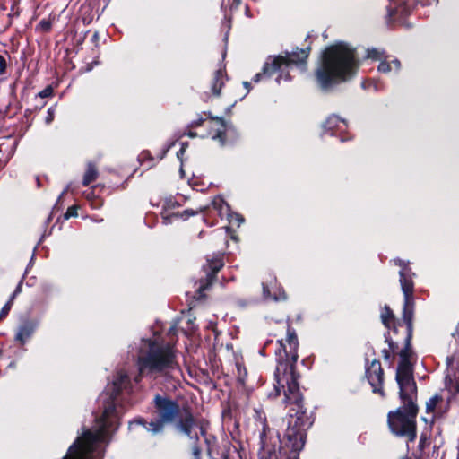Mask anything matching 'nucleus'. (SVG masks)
<instances>
[{
  "mask_svg": "<svg viewBox=\"0 0 459 459\" xmlns=\"http://www.w3.org/2000/svg\"><path fill=\"white\" fill-rule=\"evenodd\" d=\"M226 230L229 234H231L232 232H234V230L230 227H227Z\"/></svg>",
  "mask_w": 459,
  "mask_h": 459,
  "instance_id": "57",
  "label": "nucleus"
},
{
  "mask_svg": "<svg viewBox=\"0 0 459 459\" xmlns=\"http://www.w3.org/2000/svg\"><path fill=\"white\" fill-rule=\"evenodd\" d=\"M78 209H79V206L76 204L68 207L65 213L64 214L65 219L68 220L71 217H77L78 216Z\"/></svg>",
  "mask_w": 459,
  "mask_h": 459,
  "instance_id": "33",
  "label": "nucleus"
},
{
  "mask_svg": "<svg viewBox=\"0 0 459 459\" xmlns=\"http://www.w3.org/2000/svg\"><path fill=\"white\" fill-rule=\"evenodd\" d=\"M99 172L96 165L92 162H89L86 167V170L83 175L82 185L84 186H89L98 178Z\"/></svg>",
  "mask_w": 459,
  "mask_h": 459,
  "instance_id": "22",
  "label": "nucleus"
},
{
  "mask_svg": "<svg viewBox=\"0 0 459 459\" xmlns=\"http://www.w3.org/2000/svg\"><path fill=\"white\" fill-rule=\"evenodd\" d=\"M430 437L427 435V433H421L419 440L418 448L420 451L423 452L427 446L430 445Z\"/></svg>",
  "mask_w": 459,
  "mask_h": 459,
  "instance_id": "28",
  "label": "nucleus"
},
{
  "mask_svg": "<svg viewBox=\"0 0 459 459\" xmlns=\"http://www.w3.org/2000/svg\"><path fill=\"white\" fill-rule=\"evenodd\" d=\"M393 261L395 265L400 267V270H411V268L409 265V262H406L401 258H394Z\"/></svg>",
  "mask_w": 459,
  "mask_h": 459,
  "instance_id": "36",
  "label": "nucleus"
},
{
  "mask_svg": "<svg viewBox=\"0 0 459 459\" xmlns=\"http://www.w3.org/2000/svg\"><path fill=\"white\" fill-rule=\"evenodd\" d=\"M390 333L391 332H387L385 334V342L388 343L390 351L394 353V352H396V351L398 349V342L396 341L393 340V338L390 336Z\"/></svg>",
  "mask_w": 459,
  "mask_h": 459,
  "instance_id": "30",
  "label": "nucleus"
},
{
  "mask_svg": "<svg viewBox=\"0 0 459 459\" xmlns=\"http://www.w3.org/2000/svg\"><path fill=\"white\" fill-rule=\"evenodd\" d=\"M8 66L5 56L0 54V76H5L7 74Z\"/></svg>",
  "mask_w": 459,
  "mask_h": 459,
  "instance_id": "34",
  "label": "nucleus"
},
{
  "mask_svg": "<svg viewBox=\"0 0 459 459\" xmlns=\"http://www.w3.org/2000/svg\"><path fill=\"white\" fill-rule=\"evenodd\" d=\"M212 208L218 212V213L221 216L223 210H226L228 220L230 223L239 227L241 223L244 222V217L236 212H230V205L224 201V199L221 196H216L211 203Z\"/></svg>",
  "mask_w": 459,
  "mask_h": 459,
  "instance_id": "17",
  "label": "nucleus"
},
{
  "mask_svg": "<svg viewBox=\"0 0 459 459\" xmlns=\"http://www.w3.org/2000/svg\"><path fill=\"white\" fill-rule=\"evenodd\" d=\"M51 220V216H48V218L47 219V223H48Z\"/></svg>",
  "mask_w": 459,
  "mask_h": 459,
  "instance_id": "61",
  "label": "nucleus"
},
{
  "mask_svg": "<svg viewBox=\"0 0 459 459\" xmlns=\"http://www.w3.org/2000/svg\"><path fill=\"white\" fill-rule=\"evenodd\" d=\"M10 106H11V104H9V105L6 107V110H5V112H4L6 115H7V113H8L9 108H10Z\"/></svg>",
  "mask_w": 459,
  "mask_h": 459,
  "instance_id": "59",
  "label": "nucleus"
},
{
  "mask_svg": "<svg viewBox=\"0 0 459 459\" xmlns=\"http://www.w3.org/2000/svg\"><path fill=\"white\" fill-rule=\"evenodd\" d=\"M54 94V89L51 85H48L45 89H43L41 91H39L37 94V97H39L41 99L48 98L53 96Z\"/></svg>",
  "mask_w": 459,
  "mask_h": 459,
  "instance_id": "35",
  "label": "nucleus"
},
{
  "mask_svg": "<svg viewBox=\"0 0 459 459\" xmlns=\"http://www.w3.org/2000/svg\"><path fill=\"white\" fill-rule=\"evenodd\" d=\"M381 322L388 332H392L394 337H398L403 330H406V324L404 323L403 310L402 311V317L397 318L388 305H385L381 308L380 314Z\"/></svg>",
  "mask_w": 459,
  "mask_h": 459,
  "instance_id": "15",
  "label": "nucleus"
},
{
  "mask_svg": "<svg viewBox=\"0 0 459 459\" xmlns=\"http://www.w3.org/2000/svg\"><path fill=\"white\" fill-rule=\"evenodd\" d=\"M196 422H197V424L195 425V429L197 428L199 429L200 436L204 438V441L207 445V452H208V454H211L212 453V447H211L212 441H215L216 438L214 436L209 437L207 435L210 422L204 418H202V419L196 418Z\"/></svg>",
  "mask_w": 459,
  "mask_h": 459,
  "instance_id": "20",
  "label": "nucleus"
},
{
  "mask_svg": "<svg viewBox=\"0 0 459 459\" xmlns=\"http://www.w3.org/2000/svg\"><path fill=\"white\" fill-rule=\"evenodd\" d=\"M224 266V255L220 254L215 257L207 258L206 263L202 267L203 276L200 277L199 286L196 290L200 297L204 296V292L213 284L217 273Z\"/></svg>",
  "mask_w": 459,
  "mask_h": 459,
  "instance_id": "12",
  "label": "nucleus"
},
{
  "mask_svg": "<svg viewBox=\"0 0 459 459\" xmlns=\"http://www.w3.org/2000/svg\"><path fill=\"white\" fill-rule=\"evenodd\" d=\"M399 406L388 411L386 423L390 433L406 443L417 439V417L420 411L418 404V386H398Z\"/></svg>",
  "mask_w": 459,
  "mask_h": 459,
  "instance_id": "6",
  "label": "nucleus"
},
{
  "mask_svg": "<svg viewBox=\"0 0 459 459\" xmlns=\"http://www.w3.org/2000/svg\"><path fill=\"white\" fill-rule=\"evenodd\" d=\"M414 277L415 273L412 270L403 269L399 271V281L403 293V317H414Z\"/></svg>",
  "mask_w": 459,
  "mask_h": 459,
  "instance_id": "11",
  "label": "nucleus"
},
{
  "mask_svg": "<svg viewBox=\"0 0 459 459\" xmlns=\"http://www.w3.org/2000/svg\"><path fill=\"white\" fill-rule=\"evenodd\" d=\"M55 118V109L53 107L49 108L48 109V114H47V117L45 118V122L47 125H49L50 123L53 122Z\"/></svg>",
  "mask_w": 459,
  "mask_h": 459,
  "instance_id": "37",
  "label": "nucleus"
},
{
  "mask_svg": "<svg viewBox=\"0 0 459 459\" xmlns=\"http://www.w3.org/2000/svg\"><path fill=\"white\" fill-rule=\"evenodd\" d=\"M406 330L400 333L404 342L403 348L398 353L400 361L397 365L395 380L398 386H417V383L413 376V364L411 362V357L413 354L411 340L414 331V317H404Z\"/></svg>",
  "mask_w": 459,
  "mask_h": 459,
  "instance_id": "9",
  "label": "nucleus"
},
{
  "mask_svg": "<svg viewBox=\"0 0 459 459\" xmlns=\"http://www.w3.org/2000/svg\"><path fill=\"white\" fill-rule=\"evenodd\" d=\"M174 142L169 143V145H167L160 152V154L159 155L158 157V160H161L168 153V152L169 151V149L174 145Z\"/></svg>",
  "mask_w": 459,
  "mask_h": 459,
  "instance_id": "39",
  "label": "nucleus"
},
{
  "mask_svg": "<svg viewBox=\"0 0 459 459\" xmlns=\"http://www.w3.org/2000/svg\"><path fill=\"white\" fill-rule=\"evenodd\" d=\"M152 404L155 417L150 420L143 417L134 418L129 421V429L135 425L142 426L152 435H158L164 432L166 426L173 425L179 433L191 437L192 429L197 422L189 404L181 406L177 400L160 394L154 395Z\"/></svg>",
  "mask_w": 459,
  "mask_h": 459,
  "instance_id": "4",
  "label": "nucleus"
},
{
  "mask_svg": "<svg viewBox=\"0 0 459 459\" xmlns=\"http://www.w3.org/2000/svg\"><path fill=\"white\" fill-rule=\"evenodd\" d=\"M190 440H193V446H192V454L195 457V459H202V448L199 445V436L197 432L195 431V429H192V436L191 437H188Z\"/></svg>",
  "mask_w": 459,
  "mask_h": 459,
  "instance_id": "24",
  "label": "nucleus"
},
{
  "mask_svg": "<svg viewBox=\"0 0 459 459\" xmlns=\"http://www.w3.org/2000/svg\"><path fill=\"white\" fill-rule=\"evenodd\" d=\"M385 56L386 53L385 49L371 48L367 49L365 58L372 61H380Z\"/></svg>",
  "mask_w": 459,
  "mask_h": 459,
  "instance_id": "23",
  "label": "nucleus"
},
{
  "mask_svg": "<svg viewBox=\"0 0 459 459\" xmlns=\"http://www.w3.org/2000/svg\"><path fill=\"white\" fill-rule=\"evenodd\" d=\"M228 80L225 66L220 67L213 74L212 81L211 90L214 96H220L222 87L225 84V81Z\"/></svg>",
  "mask_w": 459,
  "mask_h": 459,
  "instance_id": "19",
  "label": "nucleus"
},
{
  "mask_svg": "<svg viewBox=\"0 0 459 459\" xmlns=\"http://www.w3.org/2000/svg\"><path fill=\"white\" fill-rule=\"evenodd\" d=\"M449 409V402L439 393H436L426 402V413L432 414V417L429 420V424L432 426L437 419H440L444 417ZM422 420L426 423H429V420L425 417L422 418Z\"/></svg>",
  "mask_w": 459,
  "mask_h": 459,
  "instance_id": "13",
  "label": "nucleus"
},
{
  "mask_svg": "<svg viewBox=\"0 0 459 459\" xmlns=\"http://www.w3.org/2000/svg\"><path fill=\"white\" fill-rule=\"evenodd\" d=\"M38 27L40 29L42 32H49L52 28V22L49 19H42L39 22Z\"/></svg>",
  "mask_w": 459,
  "mask_h": 459,
  "instance_id": "31",
  "label": "nucleus"
},
{
  "mask_svg": "<svg viewBox=\"0 0 459 459\" xmlns=\"http://www.w3.org/2000/svg\"><path fill=\"white\" fill-rule=\"evenodd\" d=\"M187 147H188V143L187 142L181 143V147L180 148H184L185 151H186Z\"/></svg>",
  "mask_w": 459,
  "mask_h": 459,
  "instance_id": "53",
  "label": "nucleus"
},
{
  "mask_svg": "<svg viewBox=\"0 0 459 459\" xmlns=\"http://www.w3.org/2000/svg\"><path fill=\"white\" fill-rule=\"evenodd\" d=\"M208 209H209V207H208V206H201V207L199 208V212H205L206 210H208Z\"/></svg>",
  "mask_w": 459,
  "mask_h": 459,
  "instance_id": "54",
  "label": "nucleus"
},
{
  "mask_svg": "<svg viewBox=\"0 0 459 459\" xmlns=\"http://www.w3.org/2000/svg\"><path fill=\"white\" fill-rule=\"evenodd\" d=\"M340 123H345L343 119H341L336 115L329 116L325 123L323 124V129L325 134H334L335 130L339 127Z\"/></svg>",
  "mask_w": 459,
  "mask_h": 459,
  "instance_id": "21",
  "label": "nucleus"
},
{
  "mask_svg": "<svg viewBox=\"0 0 459 459\" xmlns=\"http://www.w3.org/2000/svg\"><path fill=\"white\" fill-rule=\"evenodd\" d=\"M231 238L237 240V238L235 236H233V235L231 236Z\"/></svg>",
  "mask_w": 459,
  "mask_h": 459,
  "instance_id": "63",
  "label": "nucleus"
},
{
  "mask_svg": "<svg viewBox=\"0 0 459 459\" xmlns=\"http://www.w3.org/2000/svg\"><path fill=\"white\" fill-rule=\"evenodd\" d=\"M286 323V338L277 341L274 352L276 360L274 389L277 395L283 393L284 402L289 406L286 417H299L300 420H305L306 417L315 421V412L308 411L305 404L299 385L300 374L296 370L299 342L293 324H301L302 316L299 314L295 319L288 317Z\"/></svg>",
  "mask_w": 459,
  "mask_h": 459,
  "instance_id": "1",
  "label": "nucleus"
},
{
  "mask_svg": "<svg viewBox=\"0 0 459 459\" xmlns=\"http://www.w3.org/2000/svg\"><path fill=\"white\" fill-rule=\"evenodd\" d=\"M46 105V102H43L42 104H38L35 106V110L41 109Z\"/></svg>",
  "mask_w": 459,
  "mask_h": 459,
  "instance_id": "51",
  "label": "nucleus"
},
{
  "mask_svg": "<svg viewBox=\"0 0 459 459\" xmlns=\"http://www.w3.org/2000/svg\"><path fill=\"white\" fill-rule=\"evenodd\" d=\"M243 86L244 88L248 91H250L252 86H251V82H243Z\"/></svg>",
  "mask_w": 459,
  "mask_h": 459,
  "instance_id": "48",
  "label": "nucleus"
},
{
  "mask_svg": "<svg viewBox=\"0 0 459 459\" xmlns=\"http://www.w3.org/2000/svg\"><path fill=\"white\" fill-rule=\"evenodd\" d=\"M86 199L88 200L90 206L95 210L100 209L104 204V200L96 195L94 190L90 191L86 195Z\"/></svg>",
  "mask_w": 459,
  "mask_h": 459,
  "instance_id": "25",
  "label": "nucleus"
},
{
  "mask_svg": "<svg viewBox=\"0 0 459 459\" xmlns=\"http://www.w3.org/2000/svg\"><path fill=\"white\" fill-rule=\"evenodd\" d=\"M13 304V301L9 299V300L4 305V307H2V309L0 311V321L8 316Z\"/></svg>",
  "mask_w": 459,
  "mask_h": 459,
  "instance_id": "32",
  "label": "nucleus"
},
{
  "mask_svg": "<svg viewBox=\"0 0 459 459\" xmlns=\"http://www.w3.org/2000/svg\"><path fill=\"white\" fill-rule=\"evenodd\" d=\"M132 390L129 376L126 372H118L100 395L102 413L96 420L99 429L96 431L85 430L70 446L63 459H91L98 443L109 442L111 436L120 426V416L117 409V399L124 392L130 394Z\"/></svg>",
  "mask_w": 459,
  "mask_h": 459,
  "instance_id": "2",
  "label": "nucleus"
},
{
  "mask_svg": "<svg viewBox=\"0 0 459 459\" xmlns=\"http://www.w3.org/2000/svg\"><path fill=\"white\" fill-rule=\"evenodd\" d=\"M36 183L39 188L41 187V181L39 176L36 177Z\"/></svg>",
  "mask_w": 459,
  "mask_h": 459,
  "instance_id": "52",
  "label": "nucleus"
},
{
  "mask_svg": "<svg viewBox=\"0 0 459 459\" xmlns=\"http://www.w3.org/2000/svg\"><path fill=\"white\" fill-rule=\"evenodd\" d=\"M178 206V202L175 200L169 199L165 201L161 212V217L165 224L171 223L173 218H182L184 220H186L190 216L195 215L198 212V211H195L193 209H186L182 212H169L171 210H174Z\"/></svg>",
  "mask_w": 459,
  "mask_h": 459,
  "instance_id": "16",
  "label": "nucleus"
},
{
  "mask_svg": "<svg viewBox=\"0 0 459 459\" xmlns=\"http://www.w3.org/2000/svg\"><path fill=\"white\" fill-rule=\"evenodd\" d=\"M32 111H33L32 109L27 108V109L25 110V112H24V116H25L26 117H29L32 114Z\"/></svg>",
  "mask_w": 459,
  "mask_h": 459,
  "instance_id": "49",
  "label": "nucleus"
},
{
  "mask_svg": "<svg viewBox=\"0 0 459 459\" xmlns=\"http://www.w3.org/2000/svg\"><path fill=\"white\" fill-rule=\"evenodd\" d=\"M359 60L356 48L340 41L326 47L315 71V77L320 89L329 91L333 87L351 79L357 73Z\"/></svg>",
  "mask_w": 459,
  "mask_h": 459,
  "instance_id": "5",
  "label": "nucleus"
},
{
  "mask_svg": "<svg viewBox=\"0 0 459 459\" xmlns=\"http://www.w3.org/2000/svg\"><path fill=\"white\" fill-rule=\"evenodd\" d=\"M37 326L38 323L35 320L22 321L17 328L14 340L21 345L25 344L32 337Z\"/></svg>",
  "mask_w": 459,
  "mask_h": 459,
  "instance_id": "18",
  "label": "nucleus"
},
{
  "mask_svg": "<svg viewBox=\"0 0 459 459\" xmlns=\"http://www.w3.org/2000/svg\"><path fill=\"white\" fill-rule=\"evenodd\" d=\"M236 368H237V373H238L237 374V381L238 384H240L241 385L244 386L246 385V379L247 377V368L242 363H239V362L236 363Z\"/></svg>",
  "mask_w": 459,
  "mask_h": 459,
  "instance_id": "26",
  "label": "nucleus"
},
{
  "mask_svg": "<svg viewBox=\"0 0 459 459\" xmlns=\"http://www.w3.org/2000/svg\"><path fill=\"white\" fill-rule=\"evenodd\" d=\"M241 4V0H232L230 4V10H237Z\"/></svg>",
  "mask_w": 459,
  "mask_h": 459,
  "instance_id": "45",
  "label": "nucleus"
},
{
  "mask_svg": "<svg viewBox=\"0 0 459 459\" xmlns=\"http://www.w3.org/2000/svg\"><path fill=\"white\" fill-rule=\"evenodd\" d=\"M233 106H234V104H232L231 106L227 108L226 114H230L231 112V108H232Z\"/></svg>",
  "mask_w": 459,
  "mask_h": 459,
  "instance_id": "55",
  "label": "nucleus"
},
{
  "mask_svg": "<svg viewBox=\"0 0 459 459\" xmlns=\"http://www.w3.org/2000/svg\"><path fill=\"white\" fill-rule=\"evenodd\" d=\"M246 13H247V15H249L248 14L249 13V7H248V5H246Z\"/></svg>",
  "mask_w": 459,
  "mask_h": 459,
  "instance_id": "58",
  "label": "nucleus"
},
{
  "mask_svg": "<svg viewBox=\"0 0 459 459\" xmlns=\"http://www.w3.org/2000/svg\"><path fill=\"white\" fill-rule=\"evenodd\" d=\"M139 161L141 163H143L145 161H150L152 164L149 166V168L152 167V162L154 161V158L152 157V153L148 150L143 151L139 155Z\"/></svg>",
  "mask_w": 459,
  "mask_h": 459,
  "instance_id": "29",
  "label": "nucleus"
},
{
  "mask_svg": "<svg viewBox=\"0 0 459 459\" xmlns=\"http://www.w3.org/2000/svg\"><path fill=\"white\" fill-rule=\"evenodd\" d=\"M226 56V49L223 50L222 57L224 58Z\"/></svg>",
  "mask_w": 459,
  "mask_h": 459,
  "instance_id": "60",
  "label": "nucleus"
},
{
  "mask_svg": "<svg viewBox=\"0 0 459 459\" xmlns=\"http://www.w3.org/2000/svg\"><path fill=\"white\" fill-rule=\"evenodd\" d=\"M136 366L138 373L134 377L135 384L141 383L143 378L157 380L168 377L179 369L174 347L169 343H159L152 340L149 341L147 351L138 357Z\"/></svg>",
  "mask_w": 459,
  "mask_h": 459,
  "instance_id": "7",
  "label": "nucleus"
},
{
  "mask_svg": "<svg viewBox=\"0 0 459 459\" xmlns=\"http://www.w3.org/2000/svg\"><path fill=\"white\" fill-rule=\"evenodd\" d=\"M366 377L372 387L374 394H378L385 397V394L383 388L384 370L378 359H374L370 365L366 367Z\"/></svg>",
  "mask_w": 459,
  "mask_h": 459,
  "instance_id": "14",
  "label": "nucleus"
},
{
  "mask_svg": "<svg viewBox=\"0 0 459 459\" xmlns=\"http://www.w3.org/2000/svg\"><path fill=\"white\" fill-rule=\"evenodd\" d=\"M391 64H394L396 70H399L401 67V62L397 58H394V60H392Z\"/></svg>",
  "mask_w": 459,
  "mask_h": 459,
  "instance_id": "47",
  "label": "nucleus"
},
{
  "mask_svg": "<svg viewBox=\"0 0 459 459\" xmlns=\"http://www.w3.org/2000/svg\"><path fill=\"white\" fill-rule=\"evenodd\" d=\"M184 135H187L191 138H195L197 136V134L195 132L192 131V129H188V132H185Z\"/></svg>",
  "mask_w": 459,
  "mask_h": 459,
  "instance_id": "46",
  "label": "nucleus"
},
{
  "mask_svg": "<svg viewBox=\"0 0 459 459\" xmlns=\"http://www.w3.org/2000/svg\"><path fill=\"white\" fill-rule=\"evenodd\" d=\"M84 39H85V36L83 38H82V39H77V44L78 45L82 44V42L84 41Z\"/></svg>",
  "mask_w": 459,
  "mask_h": 459,
  "instance_id": "56",
  "label": "nucleus"
},
{
  "mask_svg": "<svg viewBox=\"0 0 459 459\" xmlns=\"http://www.w3.org/2000/svg\"><path fill=\"white\" fill-rule=\"evenodd\" d=\"M311 52V46L305 48H296L291 52L285 51L283 55H270L267 56L262 71L255 74L252 82H259L263 79H269L277 74L275 79L278 84L283 80L289 82L291 80L290 68L291 65H306Z\"/></svg>",
  "mask_w": 459,
  "mask_h": 459,
  "instance_id": "8",
  "label": "nucleus"
},
{
  "mask_svg": "<svg viewBox=\"0 0 459 459\" xmlns=\"http://www.w3.org/2000/svg\"><path fill=\"white\" fill-rule=\"evenodd\" d=\"M206 120H209V135L211 138L212 140L218 141L221 146L225 145L227 141V126L225 119L222 117L212 116L210 111L204 112L203 115H199L197 119L193 120L190 124H188L187 129L200 127L204 126Z\"/></svg>",
  "mask_w": 459,
  "mask_h": 459,
  "instance_id": "10",
  "label": "nucleus"
},
{
  "mask_svg": "<svg viewBox=\"0 0 459 459\" xmlns=\"http://www.w3.org/2000/svg\"><path fill=\"white\" fill-rule=\"evenodd\" d=\"M388 56L386 55L384 58L380 60V63L377 66V71L380 73H389L392 70L391 62L387 60Z\"/></svg>",
  "mask_w": 459,
  "mask_h": 459,
  "instance_id": "27",
  "label": "nucleus"
},
{
  "mask_svg": "<svg viewBox=\"0 0 459 459\" xmlns=\"http://www.w3.org/2000/svg\"><path fill=\"white\" fill-rule=\"evenodd\" d=\"M382 355L385 360L389 361L392 358V352L389 349H384L382 351Z\"/></svg>",
  "mask_w": 459,
  "mask_h": 459,
  "instance_id": "42",
  "label": "nucleus"
},
{
  "mask_svg": "<svg viewBox=\"0 0 459 459\" xmlns=\"http://www.w3.org/2000/svg\"><path fill=\"white\" fill-rule=\"evenodd\" d=\"M221 415H222L223 420H226V419L230 420L232 417L231 409L230 407L223 409Z\"/></svg>",
  "mask_w": 459,
  "mask_h": 459,
  "instance_id": "41",
  "label": "nucleus"
},
{
  "mask_svg": "<svg viewBox=\"0 0 459 459\" xmlns=\"http://www.w3.org/2000/svg\"><path fill=\"white\" fill-rule=\"evenodd\" d=\"M287 428L283 437L273 428L266 420L262 424L260 437L259 459H299L300 451L307 441V430L315 421L309 418L286 417Z\"/></svg>",
  "mask_w": 459,
  "mask_h": 459,
  "instance_id": "3",
  "label": "nucleus"
},
{
  "mask_svg": "<svg viewBox=\"0 0 459 459\" xmlns=\"http://www.w3.org/2000/svg\"><path fill=\"white\" fill-rule=\"evenodd\" d=\"M263 288H264V290H267V287L264 284H263Z\"/></svg>",
  "mask_w": 459,
  "mask_h": 459,
  "instance_id": "62",
  "label": "nucleus"
},
{
  "mask_svg": "<svg viewBox=\"0 0 459 459\" xmlns=\"http://www.w3.org/2000/svg\"><path fill=\"white\" fill-rule=\"evenodd\" d=\"M186 153V151L184 148H180L178 152H177V158L180 160L181 164L183 163V160H184V155Z\"/></svg>",
  "mask_w": 459,
  "mask_h": 459,
  "instance_id": "44",
  "label": "nucleus"
},
{
  "mask_svg": "<svg viewBox=\"0 0 459 459\" xmlns=\"http://www.w3.org/2000/svg\"><path fill=\"white\" fill-rule=\"evenodd\" d=\"M127 185V179H126L119 186L120 189H126Z\"/></svg>",
  "mask_w": 459,
  "mask_h": 459,
  "instance_id": "50",
  "label": "nucleus"
},
{
  "mask_svg": "<svg viewBox=\"0 0 459 459\" xmlns=\"http://www.w3.org/2000/svg\"><path fill=\"white\" fill-rule=\"evenodd\" d=\"M91 42L95 44L96 47H98V42L100 40V34L98 31H94L91 38Z\"/></svg>",
  "mask_w": 459,
  "mask_h": 459,
  "instance_id": "43",
  "label": "nucleus"
},
{
  "mask_svg": "<svg viewBox=\"0 0 459 459\" xmlns=\"http://www.w3.org/2000/svg\"><path fill=\"white\" fill-rule=\"evenodd\" d=\"M22 281H20V282L17 284L14 291L11 295L10 299L13 301V299L16 298V296L22 292Z\"/></svg>",
  "mask_w": 459,
  "mask_h": 459,
  "instance_id": "38",
  "label": "nucleus"
},
{
  "mask_svg": "<svg viewBox=\"0 0 459 459\" xmlns=\"http://www.w3.org/2000/svg\"><path fill=\"white\" fill-rule=\"evenodd\" d=\"M450 382L452 384V385L449 387L450 392L453 393L454 394H458L459 393V384L457 382L453 383V381L451 379H450Z\"/></svg>",
  "mask_w": 459,
  "mask_h": 459,
  "instance_id": "40",
  "label": "nucleus"
},
{
  "mask_svg": "<svg viewBox=\"0 0 459 459\" xmlns=\"http://www.w3.org/2000/svg\"><path fill=\"white\" fill-rule=\"evenodd\" d=\"M310 38V34L306 37V40Z\"/></svg>",
  "mask_w": 459,
  "mask_h": 459,
  "instance_id": "64",
  "label": "nucleus"
}]
</instances>
